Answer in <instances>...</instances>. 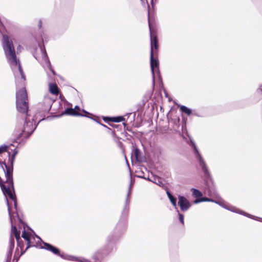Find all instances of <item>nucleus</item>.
<instances>
[{
    "mask_svg": "<svg viewBox=\"0 0 262 262\" xmlns=\"http://www.w3.org/2000/svg\"><path fill=\"white\" fill-rule=\"evenodd\" d=\"M16 106L18 112L17 121H25L22 133L19 134V138L24 136L27 139L34 132L37 124L34 122V119L28 114V99L25 88H22L16 92Z\"/></svg>",
    "mask_w": 262,
    "mask_h": 262,
    "instance_id": "obj_1",
    "label": "nucleus"
},
{
    "mask_svg": "<svg viewBox=\"0 0 262 262\" xmlns=\"http://www.w3.org/2000/svg\"><path fill=\"white\" fill-rule=\"evenodd\" d=\"M2 46L5 56L13 71L16 86L18 87L19 84L23 85L26 80L25 76L19 61L17 59L13 42L7 35L3 36Z\"/></svg>",
    "mask_w": 262,
    "mask_h": 262,
    "instance_id": "obj_2",
    "label": "nucleus"
},
{
    "mask_svg": "<svg viewBox=\"0 0 262 262\" xmlns=\"http://www.w3.org/2000/svg\"><path fill=\"white\" fill-rule=\"evenodd\" d=\"M148 26L150 37V68L152 75L153 84H155V73H157L159 77H161L159 69V62L156 57H154V48H155L156 50H157L158 48V39L156 36V32L154 31V29L151 28V24L149 19Z\"/></svg>",
    "mask_w": 262,
    "mask_h": 262,
    "instance_id": "obj_3",
    "label": "nucleus"
},
{
    "mask_svg": "<svg viewBox=\"0 0 262 262\" xmlns=\"http://www.w3.org/2000/svg\"><path fill=\"white\" fill-rule=\"evenodd\" d=\"M126 227V222L124 220H120L117 223L115 230V234L110 235L107 238L106 250L107 252H110L113 250L119 236L125 231Z\"/></svg>",
    "mask_w": 262,
    "mask_h": 262,
    "instance_id": "obj_4",
    "label": "nucleus"
},
{
    "mask_svg": "<svg viewBox=\"0 0 262 262\" xmlns=\"http://www.w3.org/2000/svg\"><path fill=\"white\" fill-rule=\"evenodd\" d=\"M11 221V216L10 217ZM13 235L15 236L16 242L17 245H19V240H20V233L18 231H17L16 226H14L12 224V222H11V235L9 238V248L7 252V258L6 262H10L12 258V253L14 247L15 241L14 239Z\"/></svg>",
    "mask_w": 262,
    "mask_h": 262,
    "instance_id": "obj_5",
    "label": "nucleus"
},
{
    "mask_svg": "<svg viewBox=\"0 0 262 262\" xmlns=\"http://www.w3.org/2000/svg\"><path fill=\"white\" fill-rule=\"evenodd\" d=\"M190 145L193 148L194 155L199 163L200 167L201 168L202 171L203 172L204 176L206 178H209L210 177V174L204 159L200 154L194 142L191 140Z\"/></svg>",
    "mask_w": 262,
    "mask_h": 262,
    "instance_id": "obj_6",
    "label": "nucleus"
},
{
    "mask_svg": "<svg viewBox=\"0 0 262 262\" xmlns=\"http://www.w3.org/2000/svg\"><path fill=\"white\" fill-rule=\"evenodd\" d=\"M42 243L43 244V246H41V248L45 249L48 251H50L53 253L54 254L59 256L63 259L72 261H78L76 257L66 254L63 253H60L59 249L53 246V245L43 242H42Z\"/></svg>",
    "mask_w": 262,
    "mask_h": 262,
    "instance_id": "obj_7",
    "label": "nucleus"
},
{
    "mask_svg": "<svg viewBox=\"0 0 262 262\" xmlns=\"http://www.w3.org/2000/svg\"><path fill=\"white\" fill-rule=\"evenodd\" d=\"M0 186L3 194L5 196V198L7 203L9 214L10 216L11 217V211L7 195H8L9 198L12 200L16 199V197L15 194L14 189L13 190L12 189V187H11V186H10V184H7V186H6L3 183V182L0 183Z\"/></svg>",
    "mask_w": 262,
    "mask_h": 262,
    "instance_id": "obj_8",
    "label": "nucleus"
},
{
    "mask_svg": "<svg viewBox=\"0 0 262 262\" xmlns=\"http://www.w3.org/2000/svg\"><path fill=\"white\" fill-rule=\"evenodd\" d=\"M8 164L9 165H7L6 163H3L6 169V171L4 170L5 171V176L6 178L5 183L7 184H10V186H11L12 189L14 190V184L13 181V165H10V163H9ZM3 170H4L3 167Z\"/></svg>",
    "mask_w": 262,
    "mask_h": 262,
    "instance_id": "obj_9",
    "label": "nucleus"
},
{
    "mask_svg": "<svg viewBox=\"0 0 262 262\" xmlns=\"http://www.w3.org/2000/svg\"><path fill=\"white\" fill-rule=\"evenodd\" d=\"M211 202H214L217 204H219V205L222 206L223 207H224L229 210H230L232 212H236L238 214L244 215V216H247V217L252 219L253 220H257V219L258 218L257 216H255L252 215L248 213H246V212H245L238 208L234 207H227L226 206H224L223 204V203L220 202V201H215V200H213V201H212Z\"/></svg>",
    "mask_w": 262,
    "mask_h": 262,
    "instance_id": "obj_10",
    "label": "nucleus"
},
{
    "mask_svg": "<svg viewBox=\"0 0 262 262\" xmlns=\"http://www.w3.org/2000/svg\"><path fill=\"white\" fill-rule=\"evenodd\" d=\"M80 111V108L78 106L76 105L74 107V108H67L66 109L64 112L62 113L61 115H72V116H85L88 118H90V117L88 116L90 114L87 111L83 110V112L85 114L84 115L82 114L81 113H78V111Z\"/></svg>",
    "mask_w": 262,
    "mask_h": 262,
    "instance_id": "obj_11",
    "label": "nucleus"
},
{
    "mask_svg": "<svg viewBox=\"0 0 262 262\" xmlns=\"http://www.w3.org/2000/svg\"><path fill=\"white\" fill-rule=\"evenodd\" d=\"M54 102V100L51 98L49 95L45 96L42 102L41 111L48 112L51 110L52 105Z\"/></svg>",
    "mask_w": 262,
    "mask_h": 262,
    "instance_id": "obj_12",
    "label": "nucleus"
},
{
    "mask_svg": "<svg viewBox=\"0 0 262 262\" xmlns=\"http://www.w3.org/2000/svg\"><path fill=\"white\" fill-rule=\"evenodd\" d=\"M178 205L180 206L181 211L184 212L187 211L191 205L189 201L184 196H178Z\"/></svg>",
    "mask_w": 262,
    "mask_h": 262,
    "instance_id": "obj_13",
    "label": "nucleus"
},
{
    "mask_svg": "<svg viewBox=\"0 0 262 262\" xmlns=\"http://www.w3.org/2000/svg\"><path fill=\"white\" fill-rule=\"evenodd\" d=\"M40 50L41 53L42 59L46 63L47 67L51 71L53 74H55L54 71L51 68V64L48 57L45 47L40 46Z\"/></svg>",
    "mask_w": 262,
    "mask_h": 262,
    "instance_id": "obj_14",
    "label": "nucleus"
},
{
    "mask_svg": "<svg viewBox=\"0 0 262 262\" xmlns=\"http://www.w3.org/2000/svg\"><path fill=\"white\" fill-rule=\"evenodd\" d=\"M130 193H131L130 190H128L127 195H126V200L125 202L124 208V209L122 212V213L124 215H126L128 212V211L129 210V197H130Z\"/></svg>",
    "mask_w": 262,
    "mask_h": 262,
    "instance_id": "obj_15",
    "label": "nucleus"
},
{
    "mask_svg": "<svg viewBox=\"0 0 262 262\" xmlns=\"http://www.w3.org/2000/svg\"><path fill=\"white\" fill-rule=\"evenodd\" d=\"M206 193L210 197H216L217 193L213 187H208L206 190Z\"/></svg>",
    "mask_w": 262,
    "mask_h": 262,
    "instance_id": "obj_16",
    "label": "nucleus"
},
{
    "mask_svg": "<svg viewBox=\"0 0 262 262\" xmlns=\"http://www.w3.org/2000/svg\"><path fill=\"white\" fill-rule=\"evenodd\" d=\"M10 147H10L8 148L10 149L12 151V154L11 155V157L9 159L8 163H10V164L12 165H14L15 157L18 153V150H16V148L12 149L10 148Z\"/></svg>",
    "mask_w": 262,
    "mask_h": 262,
    "instance_id": "obj_17",
    "label": "nucleus"
},
{
    "mask_svg": "<svg viewBox=\"0 0 262 262\" xmlns=\"http://www.w3.org/2000/svg\"><path fill=\"white\" fill-rule=\"evenodd\" d=\"M152 182L160 186L162 188H164L165 187V184H163L162 182V178L158 176H154L153 177V180H152Z\"/></svg>",
    "mask_w": 262,
    "mask_h": 262,
    "instance_id": "obj_18",
    "label": "nucleus"
},
{
    "mask_svg": "<svg viewBox=\"0 0 262 262\" xmlns=\"http://www.w3.org/2000/svg\"><path fill=\"white\" fill-rule=\"evenodd\" d=\"M178 106L182 113H184L188 116H189L191 114L192 110L190 108L185 105H179Z\"/></svg>",
    "mask_w": 262,
    "mask_h": 262,
    "instance_id": "obj_19",
    "label": "nucleus"
},
{
    "mask_svg": "<svg viewBox=\"0 0 262 262\" xmlns=\"http://www.w3.org/2000/svg\"><path fill=\"white\" fill-rule=\"evenodd\" d=\"M49 91L52 94L57 95L58 93V88L56 84L50 83Z\"/></svg>",
    "mask_w": 262,
    "mask_h": 262,
    "instance_id": "obj_20",
    "label": "nucleus"
},
{
    "mask_svg": "<svg viewBox=\"0 0 262 262\" xmlns=\"http://www.w3.org/2000/svg\"><path fill=\"white\" fill-rule=\"evenodd\" d=\"M166 194L167 195V196L168 198H169L171 203L172 204V205L176 208L177 209V199L174 197L171 193L170 192L167 190L166 191Z\"/></svg>",
    "mask_w": 262,
    "mask_h": 262,
    "instance_id": "obj_21",
    "label": "nucleus"
},
{
    "mask_svg": "<svg viewBox=\"0 0 262 262\" xmlns=\"http://www.w3.org/2000/svg\"><path fill=\"white\" fill-rule=\"evenodd\" d=\"M108 118V117H105L103 118L104 121H106V119ZM109 120L112 122H120L125 120L123 116H117L109 118Z\"/></svg>",
    "mask_w": 262,
    "mask_h": 262,
    "instance_id": "obj_22",
    "label": "nucleus"
},
{
    "mask_svg": "<svg viewBox=\"0 0 262 262\" xmlns=\"http://www.w3.org/2000/svg\"><path fill=\"white\" fill-rule=\"evenodd\" d=\"M133 154L134 155L137 161H140L141 159V152L138 148H135L133 150Z\"/></svg>",
    "mask_w": 262,
    "mask_h": 262,
    "instance_id": "obj_23",
    "label": "nucleus"
},
{
    "mask_svg": "<svg viewBox=\"0 0 262 262\" xmlns=\"http://www.w3.org/2000/svg\"><path fill=\"white\" fill-rule=\"evenodd\" d=\"M191 191L193 196L196 199H200L203 195L202 193L197 189L191 188Z\"/></svg>",
    "mask_w": 262,
    "mask_h": 262,
    "instance_id": "obj_24",
    "label": "nucleus"
},
{
    "mask_svg": "<svg viewBox=\"0 0 262 262\" xmlns=\"http://www.w3.org/2000/svg\"><path fill=\"white\" fill-rule=\"evenodd\" d=\"M213 200L212 199L208 198L207 197L201 196L200 199H196L194 201V204H198L203 202H212Z\"/></svg>",
    "mask_w": 262,
    "mask_h": 262,
    "instance_id": "obj_25",
    "label": "nucleus"
},
{
    "mask_svg": "<svg viewBox=\"0 0 262 262\" xmlns=\"http://www.w3.org/2000/svg\"><path fill=\"white\" fill-rule=\"evenodd\" d=\"M11 146H14L12 144H11L9 146L6 145H3L0 146V154L6 151L8 149V148L11 147Z\"/></svg>",
    "mask_w": 262,
    "mask_h": 262,
    "instance_id": "obj_26",
    "label": "nucleus"
},
{
    "mask_svg": "<svg viewBox=\"0 0 262 262\" xmlns=\"http://www.w3.org/2000/svg\"><path fill=\"white\" fill-rule=\"evenodd\" d=\"M21 237L24 239H25L26 241L27 240V239H30V236L28 234V233H27L26 232V231L24 229V231L22 232V235H21Z\"/></svg>",
    "mask_w": 262,
    "mask_h": 262,
    "instance_id": "obj_27",
    "label": "nucleus"
},
{
    "mask_svg": "<svg viewBox=\"0 0 262 262\" xmlns=\"http://www.w3.org/2000/svg\"><path fill=\"white\" fill-rule=\"evenodd\" d=\"M177 212H178L179 214V220L181 222V223L183 225L184 224V216L182 214L179 212L178 210H177Z\"/></svg>",
    "mask_w": 262,
    "mask_h": 262,
    "instance_id": "obj_28",
    "label": "nucleus"
},
{
    "mask_svg": "<svg viewBox=\"0 0 262 262\" xmlns=\"http://www.w3.org/2000/svg\"><path fill=\"white\" fill-rule=\"evenodd\" d=\"M26 241L27 242V246L26 248V250H27L31 246V239H29L26 240Z\"/></svg>",
    "mask_w": 262,
    "mask_h": 262,
    "instance_id": "obj_29",
    "label": "nucleus"
},
{
    "mask_svg": "<svg viewBox=\"0 0 262 262\" xmlns=\"http://www.w3.org/2000/svg\"><path fill=\"white\" fill-rule=\"evenodd\" d=\"M17 246L19 247L20 248V249H21L23 246V241L20 239V240H19V245H17Z\"/></svg>",
    "mask_w": 262,
    "mask_h": 262,
    "instance_id": "obj_30",
    "label": "nucleus"
},
{
    "mask_svg": "<svg viewBox=\"0 0 262 262\" xmlns=\"http://www.w3.org/2000/svg\"><path fill=\"white\" fill-rule=\"evenodd\" d=\"M140 178H143L145 180H147L149 181H150V182H152V180H153V179H151L149 177H140Z\"/></svg>",
    "mask_w": 262,
    "mask_h": 262,
    "instance_id": "obj_31",
    "label": "nucleus"
},
{
    "mask_svg": "<svg viewBox=\"0 0 262 262\" xmlns=\"http://www.w3.org/2000/svg\"><path fill=\"white\" fill-rule=\"evenodd\" d=\"M157 0H151V5L152 8L154 7L155 3Z\"/></svg>",
    "mask_w": 262,
    "mask_h": 262,
    "instance_id": "obj_32",
    "label": "nucleus"
},
{
    "mask_svg": "<svg viewBox=\"0 0 262 262\" xmlns=\"http://www.w3.org/2000/svg\"><path fill=\"white\" fill-rule=\"evenodd\" d=\"M19 257H18L17 258H15V255H14L13 259L12 260V262H17V261L19 259Z\"/></svg>",
    "mask_w": 262,
    "mask_h": 262,
    "instance_id": "obj_33",
    "label": "nucleus"
},
{
    "mask_svg": "<svg viewBox=\"0 0 262 262\" xmlns=\"http://www.w3.org/2000/svg\"><path fill=\"white\" fill-rule=\"evenodd\" d=\"M14 202V206L15 208L17 207V202H16V199L13 200Z\"/></svg>",
    "mask_w": 262,
    "mask_h": 262,
    "instance_id": "obj_34",
    "label": "nucleus"
},
{
    "mask_svg": "<svg viewBox=\"0 0 262 262\" xmlns=\"http://www.w3.org/2000/svg\"><path fill=\"white\" fill-rule=\"evenodd\" d=\"M41 25H42L41 20H39V23H38V27H39V28H41Z\"/></svg>",
    "mask_w": 262,
    "mask_h": 262,
    "instance_id": "obj_35",
    "label": "nucleus"
},
{
    "mask_svg": "<svg viewBox=\"0 0 262 262\" xmlns=\"http://www.w3.org/2000/svg\"><path fill=\"white\" fill-rule=\"evenodd\" d=\"M80 262H91L88 259H84L83 260H80Z\"/></svg>",
    "mask_w": 262,
    "mask_h": 262,
    "instance_id": "obj_36",
    "label": "nucleus"
},
{
    "mask_svg": "<svg viewBox=\"0 0 262 262\" xmlns=\"http://www.w3.org/2000/svg\"><path fill=\"white\" fill-rule=\"evenodd\" d=\"M34 234H35V237H36L37 238H38L41 242H42L41 239L40 238L39 236H38V235H36L35 233H34Z\"/></svg>",
    "mask_w": 262,
    "mask_h": 262,
    "instance_id": "obj_37",
    "label": "nucleus"
},
{
    "mask_svg": "<svg viewBox=\"0 0 262 262\" xmlns=\"http://www.w3.org/2000/svg\"><path fill=\"white\" fill-rule=\"evenodd\" d=\"M26 251H27V250H24V251H21V253H20V256H19V257H20V256H21L23 254H24L25 253V252Z\"/></svg>",
    "mask_w": 262,
    "mask_h": 262,
    "instance_id": "obj_38",
    "label": "nucleus"
},
{
    "mask_svg": "<svg viewBox=\"0 0 262 262\" xmlns=\"http://www.w3.org/2000/svg\"><path fill=\"white\" fill-rule=\"evenodd\" d=\"M257 220H256V221H258L260 222H262V218L258 217L257 219Z\"/></svg>",
    "mask_w": 262,
    "mask_h": 262,
    "instance_id": "obj_39",
    "label": "nucleus"
},
{
    "mask_svg": "<svg viewBox=\"0 0 262 262\" xmlns=\"http://www.w3.org/2000/svg\"><path fill=\"white\" fill-rule=\"evenodd\" d=\"M132 186V182H131V183H130V185H129V188H128V190H130V191H131Z\"/></svg>",
    "mask_w": 262,
    "mask_h": 262,
    "instance_id": "obj_40",
    "label": "nucleus"
},
{
    "mask_svg": "<svg viewBox=\"0 0 262 262\" xmlns=\"http://www.w3.org/2000/svg\"><path fill=\"white\" fill-rule=\"evenodd\" d=\"M100 124L101 125H102L103 126H104V127H107L106 125H104V124H101V123H100Z\"/></svg>",
    "mask_w": 262,
    "mask_h": 262,
    "instance_id": "obj_41",
    "label": "nucleus"
},
{
    "mask_svg": "<svg viewBox=\"0 0 262 262\" xmlns=\"http://www.w3.org/2000/svg\"><path fill=\"white\" fill-rule=\"evenodd\" d=\"M146 3H147L148 8H149L150 6H149V5L148 4L147 1H146Z\"/></svg>",
    "mask_w": 262,
    "mask_h": 262,
    "instance_id": "obj_42",
    "label": "nucleus"
},
{
    "mask_svg": "<svg viewBox=\"0 0 262 262\" xmlns=\"http://www.w3.org/2000/svg\"><path fill=\"white\" fill-rule=\"evenodd\" d=\"M18 249H17V248H16V250H15V253H16V252H18Z\"/></svg>",
    "mask_w": 262,
    "mask_h": 262,
    "instance_id": "obj_43",
    "label": "nucleus"
},
{
    "mask_svg": "<svg viewBox=\"0 0 262 262\" xmlns=\"http://www.w3.org/2000/svg\"><path fill=\"white\" fill-rule=\"evenodd\" d=\"M126 163H127V164L128 165V166H129V164H128V162H127V160H126Z\"/></svg>",
    "mask_w": 262,
    "mask_h": 262,
    "instance_id": "obj_44",
    "label": "nucleus"
},
{
    "mask_svg": "<svg viewBox=\"0 0 262 262\" xmlns=\"http://www.w3.org/2000/svg\"><path fill=\"white\" fill-rule=\"evenodd\" d=\"M14 144H15V142H13V143L12 144H13V145L14 146H12L13 147H15V145H14Z\"/></svg>",
    "mask_w": 262,
    "mask_h": 262,
    "instance_id": "obj_45",
    "label": "nucleus"
},
{
    "mask_svg": "<svg viewBox=\"0 0 262 262\" xmlns=\"http://www.w3.org/2000/svg\"><path fill=\"white\" fill-rule=\"evenodd\" d=\"M29 228V229H30V230H31V231H32V232H33V230H32L31 228Z\"/></svg>",
    "mask_w": 262,
    "mask_h": 262,
    "instance_id": "obj_46",
    "label": "nucleus"
}]
</instances>
